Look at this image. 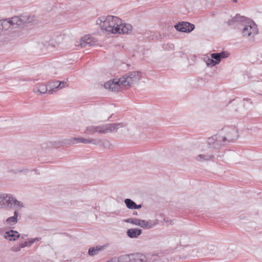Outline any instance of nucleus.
Instances as JSON below:
<instances>
[{
	"label": "nucleus",
	"mask_w": 262,
	"mask_h": 262,
	"mask_svg": "<svg viewBox=\"0 0 262 262\" xmlns=\"http://www.w3.org/2000/svg\"><path fill=\"white\" fill-rule=\"evenodd\" d=\"M213 158V156L212 155L200 154L195 157V160L199 162H204L211 160Z\"/></svg>",
	"instance_id": "nucleus-20"
},
{
	"label": "nucleus",
	"mask_w": 262,
	"mask_h": 262,
	"mask_svg": "<svg viewBox=\"0 0 262 262\" xmlns=\"http://www.w3.org/2000/svg\"><path fill=\"white\" fill-rule=\"evenodd\" d=\"M142 234V230L137 228L129 229L127 231V234L130 238H137Z\"/></svg>",
	"instance_id": "nucleus-16"
},
{
	"label": "nucleus",
	"mask_w": 262,
	"mask_h": 262,
	"mask_svg": "<svg viewBox=\"0 0 262 262\" xmlns=\"http://www.w3.org/2000/svg\"><path fill=\"white\" fill-rule=\"evenodd\" d=\"M227 24L229 26L241 24L243 26L242 32L244 37H254L258 33L257 27L253 20L239 14H236L235 17L229 20Z\"/></svg>",
	"instance_id": "nucleus-2"
},
{
	"label": "nucleus",
	"mask_w": 262,
	"mask_h": 262,
	"mask_svg": "<svg viewBox=\"0 0 262 262\" xmlns=\"http://www.w3.org/2000/svg\"><path fill=\"white\" fill-rule=\"evenodd\" d=\"M92 45L93 43L91 42V39L89 37L85 36L81 39L80 46L81 47H85L87 46H91Z\"/></svg>",
	"instance_id": "nucleus-21"
},
{
	"label": "nucleus",
	"mask_w": 262,
	"mask_h": 262,
	"mask_svg": "<svg viewBox=\"0 0 262 262\" xmlns=\"http://www.w3.org/2000/svg\"><path fill=\"white\" fill-rule=\"evenodd\" d=\"M219 140L216 136H213L208 139V144L210 147L216 148L219 146Z\"/></svg>",
	"instance_id": "nucleus-19"
},
{
	"label": "nucleus",
	"mask_w": 262,
	"mask_h": 262,
	"mask_svg": "<svg viewBox=\"0 0 262 262\" xmlns=\"http://www.w3.org/2000/svg\"><path fill=\"white\" fill-rule=\"evenodd\" d=\"M138 220L139 219L137 218H128L125 220L124 221L126 223H130L133 225L137 226L138 223Z\"/></svg>",
	"instance_id": "nucleus-23"
},
{
	"label": "nucleus",
	"mask_w": 262,
	"mask_h": 262,
	"mask_svg": "<svg viewBox=\"0 0 262 262\" xmlns=\"http://www.w3.org/2000/svg\"><path fill=\"white\" fill-rule=\"evenodd\" d=\"M120 23H121L120 18L111 15L101 16L96 20L97 25L99 26L101 29L113 34H117V32H119L118 27Z\"/></svg>",
	"instance_id": "nucleus-3"
},
{
	"label": "nucleus",
	"mask_w": 262,
	"mask_h": 262,
	"mask_svg": "<svg viewBox=\"0 0 262 262\" xmlns=\"http://www.w3.org/2000/svg\"><path fill=\"white\" fill-rule=\"evenodd\" d=\"M70 142L73 144L83 143L84 144H93L96 145L97 142L93 139H86L81 137H74L70 139Z\"/></svg>",
	"instance_id": "nucleus-11"
},
{
	"label": "nucleus",
	"mask_w": 262,
	"mask_h": 262,
	"mask_svg": "<svg viewBox=\"0 0 262 262\" xmlns=\"http://www.w3.org/2000/svg\"><path fill=\"white\" fill-rule=\"evenodd\" d=\"M2 206L1 208L21 209L24 207V204L17 201L10 194H2Z\"/></svg>",
	"instance_id": "nucleus-6"
},
{
	"label": "nucleus",
	"mask_w": 262,
	"mask_h": 262,
	"mask_svg": "<svg viewBox=\"0 0 262 262\" xmlns=\"http://www.w3.org/2000/svg\"><path fill=\"white\" fill-rule=\"evenodd\" d=\"M68 86V85L66 82L56 81L53 82H51L48 85V88H50V89H54V92H56L57 89H62L64 88L67 87Z\"/></svg>",
	"instance_id": "nucleus-14"
},
{
	"label": "nucleus",
	"mask_w": 262,
	"mask_h": 262,
	"mask_svg": "<svg viewBox=\"0 0 262 262\" xmlns=\"http://www.w3.org/2000/svg\"><path fill=\"white\" fill-rule=\"evenodd\" d=\"M25 236H26V235H22L21 238H24Z\"/></svg>",
	"instance_id": "nucleus-34"
},
{
	"label": "nucleus",
	"mask_w": 262,
	"mask_h": 262,
	"mask_svg": "<svg viewBox=\"0 0 262 262\" xmlns=\"http://www.w3.org/2000/svg\"><path fill=\"white\" fill-rule=\"evenodd\" d=\"M20 236V234L17 231L10 230L5 232L4 237L10 241H15Z\"/></svg>",
	"instance_id": "nucleus-13"
},
{
	"label": "nucleus",
	"mask_w": 262,
	"mask_h": 262,
	"mask_svg": "<svg viewBox=\"0 0 262 262\" xmlns=\"http://www.w3.org/2000/svg\"><path fill=\"white\" fill-rule=\"evenodd\" d=\"M206 64L208 67H213L217 64V62H215L212 58H208L206 60Z\"/></svg>",
	"instance_id": "nucleus-26"
},
{
	"label": "nucleus",
	"mask_w": 262,
	"mask_h": 262,
	"mask_svg": "<svg viewBox=\"0 0 262 262\" xmlns=\"http://www.w3.org/2000/svg\"><path fill=\"white\" fill-rule=\"evenodd\" d=\"M174 45L172 43H167L166 45L165 49L167 50H173L174 49Z\"/></svg>",
	"instance_id": "nucleus-29"
},
{
	"label": "nucleus",
	"mask_w": 262,
	"mask_h": 262,
	"mask_svg": "<svg viewBox=\"0 0 262 262\" xmlns=\"http://www.w3.org/2000/svg\"><path fill=\"white\" fill-rule=\"evenodd\" d=\"M143 74L141 72L132 71L126 73L119 79L122 88L127 89L132 84H136L142 78Z\"/></svg>",
	"instance_id": "nucleus-5"
},
{
	"label": "nucleus",
	"mask_w": 262,
	"mask_h": 262,
	"mask_svg": "<svg viewBox=\"0 0 262 262\" xmlns=\"http://www.w3.org/2000/svg\"><path fill=\"white\" fill-rule=\"evenodd\" d=\"M118 28H119V32H117V33L119 34H128L131 32L132 30V26L128 24H122L121 21V23L118 25Z\"/></svg>",
	"instance_id": "nucleus-15"
},
{
	"label": "nucleus",
	"mask_w": 262,
	"mask_h": 262,
	"mask_svg": "<svg viewBox=\"0 0 262 262\" xmlns=\"http://www.w3.org/2000/svg\"><path fill=\"white\" fill-rule=\"evenodd\" d=\"M21 248L18 246H13L11 248V250L14 252H18L20 250Z\"/></svg>",
	"instance_id": "nucleus-30"
},
{
	"label": "nucleus",
	"mask_w": 262,
	"mask_h": 262,
	"mask_svg": "<svg viewBox=\"0 0 262 262\" xmlns=\"http://www.w3.org/2000/svg\"><path fill=\"white\" fill-rule=\"evenodd\" d=\"M19 210V209H15L14 215L10 216L7 219L6 222L8 225H14L17 223Z\"/></svg>",
	"instance_id": "nucleus-18"
},
{
	"label": "nucleus",
	"mask_w": 262,
	"mask_h": 262,
	"mask_svg": "<svg viewBox=\"0 0 262 262\" xmlns=\"http://www.w3.org/2000/svg\"><path fill=\"white\" fill-rule=\"evenodd\" d=\"M237 138V133L236 129L234 127H232L230 128V130L227 135V136L223 137L222 138V140L223 142H225L226 141L230 142L236 140Z\"/></svg>",
	"instance_id": "nucleus-12"
},
{
	"label": "nucleus",
	"mask_w": 262,
	"mask_h": 262,
	"mask_svg": "<svg viewBox=\"0 0 262 262\" xmlns=\"http://www.w3.org/2000/svg\"><path fill=\"white\" fill-rule=\"evenodd\" d=\"M142 207V205L141 204H139V205H137V204H135V208H134V209H140Z\"/></svg>",
	"instance_id": "nucleus-32"
},
{
	"label": "nucleus",
	"mask_w": 262,
	"mask_h": 262,
	"mask_svg": "<svg viewBox=\"0 0 262 262\" xmlns=\"http://www.w3.org/2000/svg\"><path fill=\"white\" fill-rule=\"evenodd\" d=\"M41 239L40 237H36L31 239H28V241H27L28 246L30 247L35 242H38Z\"/></svg>",
	"instance_id": "nucleus-25"
},
{
	"label": "nucleus",
	"mask_w": 262,
	"mask_h": 262,
	"mask_svg": "<svg viewBox=\"0 0 262 262\" xmlns=\"http://www.w3.org/2000/svg\"><path fill=\"white\" fill-rule=\"evenodd\" d=\"M243 101H244V107H246V102H247L248 103H249L250 104H252V102L250 98H244L243 99Z\"/></svg>",
	"instance_id": "nucleus-28"
},
{
	"label": "nucleus",
	"mask_w": 262,
	"mask_h": 262,
	"mask_svg": "<svg viewBox=\"0 0 262 262\" xmlns=\"http://www.w3.org/2000/svg\"><path fill=\"white\" fill-rule=\"evenodd\" d=\"M125 127L123 123H109L100 126H90L86 128V132L91 134L95 133L99 134H107L116 132L119 128Z\"/></svg>",
	"instance_id": "nucleus-4"
},
{
	"label": "nucleus",
	"mask_w": 262,
	"mask_h": 262,
	"mask_svg": "<svg viewBox=\"0 0 262 262\" xmlns=\"http://www.w3.org/2000/svg\"><path fill=\"white\" fill-rule=\"evenodd\" d=\"M211 57L213 60H215V62H217V64L221 61V58L220 55L219 54V53H214L211 54Z\"/></svg>",
	"instance_id": "nucleus-24"
},
{
	"label": "nucleus",
	"mask_w": 262,
	"mask_h": 262,
	"mask_svg": "<svg viewBox=\"0 0 262 262\" xmlns=\"http://www.w3.org/2000/svg\"><path fill=\"white\" fill-rule=\"evenodd\" d=\"M104 247L102 246L91 247L89 249L88 254L90 256L97 255L100 252L102 251Z\"/></svg>",
	"instance_id": "nucleus-17"
},
{
	"label": "nucleus",
	"mask_w": 262,
	"mask_h": 262,
	"mask_svg": "<svg viewBox=\"0 0 262 262\" xmlns=\"http://www.w3.org/2000/svg\"><path fill=\"white\" fill-rule=\"evenodd\" d=\"M158 223V220H138V225L143 228L145 229H150L154 228Z\"/></svg>",
	"instance_id": "nucleus-10"
},
{
	"label": "nucleus",
	"mask_w": 262,
	"mask_h": 262,
	"mask_svg": "<svg viewBox=\"0 0 262 262\" xmlns=\"http://www.w3.org/2000/svg\"><path fill=\"white\" fill-rule=\"evenodd\" d=\"M234 2L235 3H236L237 2V0H233Z\"/></svg>",
	"instance_id": "nucleus-35"
},
{
	"label": "nucleus",
	"mask_w": 262,
	"mask_h": 262,
	"mask_svg": "<svg viewBox=\"0 0 262 262\" xmlns=\"http://www.w3.org/2000/svg\"><path fill=\"white\" fill-rule=\"evenodd\" d=\"M174 28L178 31L189 33L194 29V25L188 22L182 21L174 26Z\"/></svg>",
	"instance_id": "nucleus-7"
},
{
	"label": "nucleus",
	"mask_w": 262,
	"mask_h": 262,
	"mask_svg": "<svg viewBox=\"0 0 262 262\" xmlns=\"http://www.w3.org/2000/svg\"><path fill=\"white\" fill-rule=\"evenodd\" d=\"M34 16L24 15L20 16H14L0 20V36L5 34L10 28L13 29L21 27L35 21Z\"/></svg>",
	"instance_id": "nucleus-1"
},
{
	"label": "nucleus",
	"mask_w": 262,
	"mask_h": 262,
	"mask_svg": "<svg viewBox=\"0 0 262 262\" xmlns=\"http://www.w3.org/2000/svg\"><path fill=\"white\" fill-rule=\"evenodd\" d=\"M104 86L106 89L112 90L113 92H118L122 88V84L118 80H110L104 83Z\"/></svg>",
	"instance_id": "nucleus-9"
},
{
	"label": "nucleus",
	"mask_w": 262,
	"mask_h": 262,
	"mask_svg": "<svg viewBox=\"0 0 262 262\" xmlns=\"http://www.w3.org/2000/svg\"><path fill=\"white\" fill-rule=\"evenodd\" d=\"M33 91L37 95L44 94L47 92L49 94H53L54 89L48 88L47 86L43 83H37L34 87Z\"/></svg>",
	"instance_id": "nucleus-8"
},
{
	"label": "nucleus",
	"mask_w": 262,
	"mask_h": 262,
	"mask_svg": "<svg viewBox=\"0 0 262 262\" xmlns=\"http://www.w3.org/2000/svg\"><path fill=\"white\" fill-rule=\"evenodd\" d=\"M133 214L135 215H138V213H137V211H134L133 212Z\"/></svg>",
	"instance_id": "nucleus-33"
},
{
	"label": "nucleus",
	"mask_w": 262,
	"mask_h": 262,
	"mask_svg": "<svg viewBox=\"0 0 262 262\" xmlns=\"http://www.w3.org/2000/svg\"><path fill=\"white\" fill-rule=\"evenodd\" d=\"M124 203L127 208L134 209L136 203L133 200L130 199H126L124 200Z\"/></svg>",
	"instance_id": "nucleus-22"
},
{
	"label": "nucleus",
	"mask_w": 262,
	"mask_h": 262,
	"mask_svg": "<svg viewBox=\"0 0 262 262\" xmlns=\"http://www.w3.org/2000/svg\"><path fill=\"white\" fill-rule=\"evenodd\" d=\"M19 246V247H20L21 249L23 248H25L26 246H28L27 241H26V242H25L24 243H20Z\"/></svg>",
	"instance_id": "nucleus-31"
},
{
	"label": "nucleus",
	"mask_w": 262,
	"mask_h": 262,
	"mask_svg": "<svg viewBox=\"0 0 262 262\" xmlns=\"http://www.w3.org/2000/svg\"><path fill=\"white\" fill-rule=\"evenodd\" d=\"M219 54L220 55L221 58H226L229 56V53L227 51H223Z\"/></svg>",
	"instance_id": "nucleus-27"
}]
</instances>
